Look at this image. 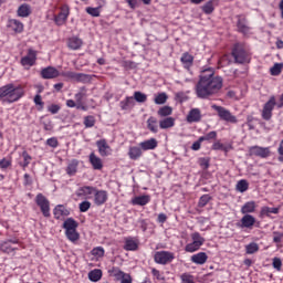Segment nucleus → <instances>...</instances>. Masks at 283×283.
Masks as SVG:
<instances>
[{
  "label": "nucleus",
  "mask_w": 283,
  "mask_h": 283,
  "mask_svg": "<svg viewBox=\"0 0 283 283\" xmlns=\"http://www.w3.org/2000/svg\"><path fill=\"white\" fill-rule=\"evenodd\" d=\"M222 85H224V80L220 75H216V70L213 67H205L201 70L199 80L195 85V94L201 101H209L220 94Z\"/></svg>",
  "instance_id": "obj_1"
},
{
  "label": "nucleus",
  "mask_w": 283,
  "mask_h": 283,
  "mask_svg": "<svg viewBox=\"0 0 283 283\" xmlns=\"http://www.w3.org/2000/svg\"><path fill=\"white\" fill-rule=\"evenodd\" d=\"M25 96V90L23 86L14 84H6L0 87V102L6 103L8 105H12V103H18Z\"/></svg>",
  "instance_id": "obj_2"
},
{
  "label": "nucleus",
  "mask_w": 283,
  "mask_h": 283,
  "mask_svg": "<svg viewBox=\"0 0 283 283\" xmlns=\"http://www.w3.org/2000/svg\"><path fill=\"white\" fill-rule=\"evenodd\" d=\"M231 56L234 59V63L244 65V63H251V55L242 43H235L231 50Z\"/></svg>",
  "instance_id": "obj_3"
},
{
  "label": "nucleus",
  "mask_w": 283,
  "mask_h": 283,
  "mask_svg": "<svg viewBox=\"0 0 283 283\" xmlns=\"http://www.w3.org/2000/svg\"><path fill=\"white\" fill-rule=\"evenodd\" d=\"M190 238L192 242L186 244V253H196V251H200V247H202L206 242L205 238L200 234V232L191 233Z\"/></svg>",
  "instance_id": "obj_4"
},
{
  "label": "nucleus",
  "mask_w": 283,
  "mask_h": 283,
  "mask_svg": "<svg viewBox=\"0 0 283 283\" xmlns=\"http://www.w3.org/2000/svg\"><path fill=\"white\" fill-rule=\"evenodd\" d=\"M176 260V254L171 251H157L154 254V262L156 264H161L163 266H166V264H171Z\"/></svg>",
  "instance_id": "obj_5"
},
{
  "label": "nucleus",
  "mask_w": 283,
  "mask_h": 283,
  "mask_svg": "<svg viewBox=\"0 0 283 283\" xmlns=\"http://www.w3.org/2000/svg\"><path fill=\"white\" fill-rule=\"evenodd\" d=\"M211 107L212 109H214V112H217L221 120H224L226 123H232V125H235V123H238V117L231 114V111L227 109L224 106H218L214 104Z\"/></svg>",
  "instance_id": "obj_6"
},
{
  "label": "nucleus",
  "mask_w": 283,
  "mask_h": 283,
  "mask_svg": "<svg viewBox=\"0 0 283 283\" xmlns=\"http://www.w3.org/2000/svg\"><path fill=\"white\" fill-rule=\"evenodd\" d=\"M35 205H38L44 218H50L52 216L50 213V200L43 193L36 195Z\"/></svg>",
  "instance_id": "obj_7"
},
{
  "label": "nucleus",
  "mask_w": 283,
  "mask_h": 283,
  "mask_svg": "<svg viewBox=\"0 0 283 283\" xmlns=\"http://www.w3.org/2000/svg\"><path fill=\"white\" fill-rule=\"evenodd\" d=\"M275 105H277V102L275 101V96L272 95L261 111L263 120H271V118H273V109H275Z\"/></svg>",
  "instance_id": "obj_8"
},
{
  "label": "nucleus",
  "mask_w": 283,
  "mask_h": 283,
  "mask_svg": "<svg viewBox=\"0 0 283 283\" xmlns=\"http://www.w3.org/2000/svg\"><path fill=\"white\" fill-rule=\"evenodd\" d=\"M70 17V6L62 4L60 7V12L57 15H54V23L57 25H65L67 23V18Z\"/></svg>",
  "instance_id": "obj_9"
},
{
  "label": "nucleus",
  "mask_w": 283,
  "mask_h": 283,
  "mask_svg": "<svg viewBox=\"0 0 283 283\" xmlns=\"http://www.w3.org/2000/svg\"><path fill=\"white\" fill-rule=\"evenodd\" d=\"M21 66L30 70V67L36 65V51L29 49L28 54L20 60Z\"/></svg>",
  "instance_id": "obj_10"
},
{
  "label": "nucleus",
  "mask_w": 283,
  "mask_h": 283,
  "mask_svg": "<svg viewBox=\"0 0 283 283\" xmlns=\"http://www.w3.org/2000/svg\"><path fill=\"white\" fill-rule=\"evenodd\" d=\"M60 76L67 78V81H76V83H85L90 78V75L74 71L62 72Z\"/></svg>",
  "instance_id": "obj_11"
},
{
  "label": "nucleus",
  "mask_w": 283,
  "mask_h": 283,
  "mask_svg": "<svg viewBox=\"0 0 283 283\" xmlns=\"http://www.w3.org/2000/svg\"><path fill=\"white\" fill-rule=\"evenodd\" d=\"M94 191H96V187L94 186H81L76 189L75 196L82 200H90L94 196Z\"/></svg>",
  "instance_id": "obj_12"
},
{
  "label": "nucleus",
  "mask_w": 283,
  "mask_h": 283,
  "mask_svg": "<svg viewBox=\"0 0 283 283\" xmlns=\"http://www.w3.org/2000/svg\"><path fill=\"white\" fill-rule=\"evenodd\" d=\"M40 76L44 81H52L54 78H59V76H61V73L54 66H46L41 70Z\"/></svg>",
  "instance_id": "obj_13"
},
{
  "label": "nucleus",
  "mask_w": 283,
  "mask_h": 283,
  "mask_svg": "<svg viewBox=\"0 0 283 283\" xmlns=\"http://www.w3.org/2000/svg\"><path fill=\"white\" fill-rule=\"evenodd\" d=\"M250 156H256L258 158H269L271 156L270 147L252 146L249 149Z\"/></svg>",
  "instance_id": "obj_14"
},
{
  "label": "nucleus",
  "mask_w": 283,
  "mask_h": 283,
  "mask_svg": "<svg viewBox=\"0 0 283 283\" xmlns=\"http://www.w3.org/2000/svg\"><path fill=\"white\" fill-rule=\"evenodd\" d=\"M93 196V202L94 205H96V207H103V205H105V202L109 200V195L107 193V190H98L95 188Z\"/></svg>",
  "instance_id": "obj_15"
},
{
  "label": "nucleus",
  "mask_w": 283,
  "mask_h": 283,
  "mask_svg": "<svg viewBox=\"0 0 283 283\" xmlns=\"http://www.w3.org/2000/svg\"><path fill=\"white\" fill-rule=\"evenodd\" d=\"M255 217L251 216V214H244L240 222L237 223V227L239 229H253V227H255Z\"/></svg>",
  "instance_id": "obj_16"
},
{
  "label": "nucleus",
  "mask_w": 283,
  "mask_h": 283,
  "mask_svg": "<svg viewBox=\"0 0 283 283\" xmlns=\"http://www.w3.org/2000/svg\"><path fill=\"white\" fill-rule=\"evenodd\" d=\"M98 154L102 157L109 156L112 154V147L107 144V139H99L96 142Z\"/></svg>",
  "instance_id": "obj_17"
},
{
  "label": "nucleus",
  "mask_w": 283,
  "mask_h": 283,
  "mask_svg": "<svg viewBox=\"0 0 283 283\" xmlns=\"http://www.w3.org/2000/svg\"><path fill=\"white\" fill-rule=\"evenodd\" d=\"M187 123H200L202 120V112L200 108H192L189 111L187 117Z\"/></svg>",
  "instance_id": "obj_18"
},
{
  "label": "nucleus",
  "mask_w": 283,
  "mask_h": 283,
  "mask_svg": "<svg viewBox=\"0 0 283 283\" xmlns=\"http://www.w3.org/2000/svg\"><path fill=\"white\" fill-rule=\"evenodd\" d=\"M7 27L10 28V30H12L15 34H21L24 30L23 22L17 19H9Z\"/></svg>",
  "instance_id": "obj_19"
},
{
  "label": "nucleus",
  "mask_w": 283,
  "mask_h": 283,
  "mask_svg": "<svg viewBox=\"0 0 283 283\" xmlns=\"http://www.w3.org/2000/svg\"><path fill=\"white\" fill-rule=\"evenodd\" d=\"M139 147L143 151H151L158 147V140L156 138H149L139 143Z\"/></svg>",
  "instance_id": "obj_20"
},
{
  "label": "nucleus",
  "mask_w": 283,
  "mask_h": 283,
  "mask_svg": "<svg viewBox=\"0 0 283 283\" xmlns=\"http://www.w3.org/2000/svg\"><path fill=\"white\" fill-rule=\"evenodd\" d=\"M149 202H151V197L149 195L137 196L130 201L134 207H145V205H149Z\"/></svg>",
  "instance_id": "obj_21"
},
{
  "label": "nucleus",
  "mask_w": 283,
  "mask_h": 283,
  "mask_svg": "<svg viewBox=\"0 0 283 283\" xmlns=\"http://www.w3.org/2000/svg\"><path fill=\"white\" fill-rule=\"evenodd\" d=\"M207 260H209V255H207L206 252L196 253L190 258V262H192V264H198L199 266L207 264Z\"/></svg>",
  "instance_id": "obj_22"
},
{
  "label": "nucleus",
  "mask_w": 283,
  "mask_h": 283,
  "mask_svg": "<svg viewBox=\"0 0 283 283\" xmlns=\"http://www.w3.org/2000/svg\"><path fill=\"white\" fill-rule=\"evenodd\" d=\"M135 105L136 102H134L133 96H127L125 99L119 102V107L122 112H129L130 109H134Z\"/></svg>",
  "instance_id": "obj_23"
},
{
  "label": "nucleus",
  "mask_w": 283,
  "mask_h": 283,
  "mask_svg": "<svg viewBox=\"0 0 283 283\" xmlns=\"http://www.w3.org/2000/svg\"><path fill=\"white\" fill-rule=\"evenodd\" d=\"M53 216H54L55 220H61V218H65V217L70 216V210H67V208H65V206H63V205H57L53 209Z\"/></svg>",
  "instance_id": "obj_24"
},
{
  "label": "nucleus",
  "mask_w": 283,
  "mask_h": 283,
  "mask_svg": "<svg viewBox=\"0 0 283 283\" xmlns=\"http://www.w3.org/2000/svg\"><path fill=\"white\" fill-rule=\"evenodd\" d=\"M138 239L128 237L125 239L124 250L125 251H138Z\"/></svg>",
  "instance_id": "obj_25"
},
{
  "label": "nucleus",
  "mask_w": 283,
  "mask_h": 283,
  "mask_svg": "<svg viewBox=\"0 0 283 283\" xmlns=\"http://www.w3.org/2000/svg\"><path fill=\"white\" fill-rule=\"evenodd\" d=\"M238 32L241 34H249L251 32V27H249V22L247 18H239L237 22Z\"/></svg>",
  "instance_id": "obj_26"
},
{
  "label": "nucleus",
  "mask_w": 283,
  "mask_h": 283,
  "mask_svg": "<svg viewBox=\"0 0 283 283\" xmlns=\"http://www.w3.org/2000/svg\"><path fill=\"white\" fill-rule=\"evenodd\" d=\"M180 61L185 70L189 71L191 67H193V55H191L189 52L182 53Z\"/></svg>",
  "instance_id": "obj_27"
},
{
  "label": "nucleus",
  "mask_w": 283,
  "mask_h": 283,
  "mask_svg": "<svg viewBox=\"0 0 283 283\" xmlns=\"http://www.w3.org/2000/svg\"><path fill=\"white\" fill-rule=\"evenodd\" d=\"M18 17H21L22 19H28L30 14H32V7L28 3L21 4L17 10Z\"/></svg>",
  "instance_id": "obj_28"
},
{
  "label": "nucleus",
  "mask_w": 283,
  "mask_h": 283,
  "mask_svg": "<svg viewBox=\"0 0 283 283\" xmlns=\"http://www.w3.org/2000/svg\"><path fill=\"white\" fill-rule=\"evenodd\" d=\"M88 160L93 167V169L101 171V169H103V159H101L98 156H96V154L91 153Z\"/></svg>",
  "instance_id": "obj_29"
},
{
  "label": "nucleus",
  "mask_w": 283,
  "mask_h": 283,
  "mask_svg": "<svg viewBox=\"0 0 283 283\" xmlns=\"http://www.w3.org/2000/svg\"><path fill=\"white\" fill-rule=\"evenodd\" d=\"M255 209H258V205L255 203V201H247L241 207V213L243 216H249V213H255Z\"/></svg>",
  "instance_id": "obj_30"
},
{
  "label": "nucleus",
  "mask_w": 283,
  "mask_h": 283,
  "mask_svg": "<svg viewBox=\"0 0 283 283\" xmlns=\"http://www.w3.org/2000/svg\"><path fill=\"white\" fill-rule=\"evenodd\" d=\"M83 46V40L78 36H72L67 40V48L70 50H81Z\"/></svg>",
  "instance_id": "obj_31"
},
{
  "label": "nucleus",
  "mask_w": 283,
  "mask_h": 283,
  "mask_svg": "<svg viewBox=\"0 0 283 283\" xmlns=\"http://www.w3.org/2000/svg\"><path fill=\"white\" fill-rule=\"evenodd\" d=\"M21 158H22V161H19L18 165L23 169V171H25V169H28V167L32 163V156H30L28 150H23L21 154Z\"/></svg>",
  "instance_id": "obj_32"
},
{
  "label": "nucleus",
  "mask_w": 283,
  "mask_h": 283,
  "mask_svg": "<svg viewBox=\"0 0 283 283\" xmlns=\"http://www.w3.org/2000/svg\"><path fill=\"white\" fill-rule=\"evenodd\" d=\"M128 157L130 160H138L143 157V148L140 146H132L128 150Z\"/></svg>",
  "instance_id": "obj_33"
},
{
  "label": "nucleus",
  "mask_w": 283,
  "mask_h": 283,
  "mask_svg": "<svg viewBox=\"0 0 283 283\" xmlns=\"http://www.w3.org/2000/svg\"><path fill=\"white\" fill-rule=\"evenodd\" d=\"M175 125H176V118L174 117H165L159 120L160 129H171V127H175Z\"/></svg>",
  "instance_id": "obj_34"
},
{
  "label": "nucleus",
  "mask_w": 283,
  "mask_h": 283,
  "mask_svg": "<svg viewBox=\"0 0 283 283\" xmlns=\"http://www.w3.org/2000/svg\"><path fill=\"white\" fill-rule=\"evenodd\" d=\"M67 176H76V172L78 171V159H73L69 163L66 169H65Z\"/></svg>",
  "instance_id": "obj_35"
},
{
  "label": "nucleus",
  "mask_w": 283,
  "mask_h": 283,
  "mask_svg": "<svg viewBox=\"0 0 283 283\" xmlns=\"http://www.w3.org/2000/svg\"><path fill=\"white\" fill-rule=\"evenodd\" d=\"M172 114H174V108L171 106H161L157 111V116H159V118H169L171 117Z\"/></svg>",
  "instance_id": "obj_36"
},
{
  "label": "nucleus",
  "mask_w": 283,
  "mask_h": 283,
  "mask_svg": "<svg viewBox=\"0 0 283 283\" xmlns=\"http://www.w3.org/2000/svg\"><path fill=\"white\" fill-rule=\"evenodd\" d=\"M147 129L151 132V134H158V119L154 116H150L147 119Z\"/></svg>",
  "instance_id": "obj_37"
},
{
  "label": "nucleus",
  "mask_w": 283,
  "mask_h": 283,
  "mask_svg": "<svg viewBox=\"0 0 283 283\" xmlns=\"http://www.w3.org/2000/svg\"><path fill=\"white\" fill-rule=\"evenodd\" d=\"M63 229H65V231H74L78 229V222H76V220H74L73 218H67L63 222Z\"/></svg>",
  "instance_id": "obj_38"
},
{
  "label": "nucleus",
  "mask_w": 283,
  "mask_h": 283,
  "mask_svg": "<svg viewBox=\"0 0 283 283\" xmlns=\"http://www.w3.org/2000/svg\"><path fill=\"white\" fill-rule=\"evenodd\" d=\"M216 1L217 0H209L207 3H205L201 9L205 14H213V10H216Z\"/></svg>",
  "instance_id": "obj_39"
},
{
  "label": "nucleus",
  "mask_w": 283,
  "mask_h": 283,
  "mask_svg": "<svg viewBox=\"0 0 283 283\" xmlns=\"http://www.w3.org/2000/svg\"><path fill=\"white\" fill-rule=\"evenodd\" d=\"M200 140H202V143H213V140H218V132L211 130L206 135L200 136Z\"/></svg>",
  "instance_id": "obj_40"
},
{
  "label": "nucleus",
  "mask_w": 283,
  "mask_h": 283,
  "mask_svg": "<svg viewBox=\"0 0 283 283\" xmlns=\"http://www.w3.org/2000/svg\"><path fill=\"white\" fill-rule=\"evenodd\" d=\"M101 277H103V271L102 270L95 269V270H92L88 273V280L91 282H98L101 280Z\"/></svg>",
  "instance_id": "obj_41"
},
{
  "label": "nucleus",
  "mask_w": 283,
  "mask_h": 283,
  "mask_svg": "<svg viewBox=\"0 0 283 283\" xmlns=\"http://www.w3.org/2000/svg\"><path fill=\"white\" fill-rule=\"evenodd\" d=\"M235 190L240 193H244V191H249V181L247 179H241L235 185Z\"/></svg>",
  "instance_id": "obj_42"
},
{
  "label": "nucleus",
  "mask_w": 283,
  "mask_h": 283,
  "mask_svg": "<svg viewBox=\"0 0 283 283\" xmlns=\"http://www.w3.org/2000/svg\"><path fill=\"white\" fill-rule=\"evenodd\" d=\"M258 251H260V245L255 242H251L245 245L247 255H253V253H258Z\"/></svg>",
  "instance_id": "obj_43"
},
{
  "label": "nucleus",
  "mask_w": 283,
  "mask_h": 283,
  "mask_svg": "<svg viewBox=\"0 0 283 283\" xmlns=\"http://www.w3.org/2000/svg\"><path fill=\"white\" fill-rule=\"evenodd\" d=\"M269 213L277 214L280 213V208H270V207H262L260 211V217L264 218V216H269Z\"/></svg>",
  "instance_id": "obj_44"
},
{
  "label": "nucleus",
  "mask_w": 283,
  "mask_h": 283,
  "mask_svg": "<svg viewBox=\"0 0 283 283\" xmlns=\"http://www.w3.org/2000/svg\"><path fill=\"white\" fill-rule=\"evenodd\" d=\"M65 235L70 242H76L81 238L76 230H65Z\"/></svg>",
  "instance_id": "obj_45"
},
{
  "label": "nucleus",
  "mask_w": 283,
  "mask_h": 283,
  "mask_svg": "<svg viewBox=\"0 0 283 283\" xmlns=\"http://www.w3.org/2000/svg\"><path fill=\"white\" fill-rule=\"evenodd\" d=\"M84 127L86 129H90L92 127H94V125H96V117H94L93 115H87L84 117Z\"/></svg>",
  "instance_id": "obj_46"
},
{
  "label": "nucleus",
  "mask_w": 283,
  "mask_h": 283,
  "mask_svg": "<svg viewBox=\"0 0 283 283\" xmlns=\"http://www.w3.org/2000/svg\"><path fill=\"white\" fill-rule=\"evenodd\" d=\"M283 63H275L270 69L271 76H280L282 74Z\"/></svg>",
  "instance_id": "obj_47"
},
{
  "label": "nucleus",
  "mask_w": 283,
  "mask_h": 283,
  "mask_svg": "<svg viewBox=\"0 0 283 283\" xmlns=\"http://www.w3.org/2000/svg\"><path fill=\"white\" fill-rule=\"evenodd\" d=\"M167 93H159L155 96V105H165V103H167Z\"/></svg>",
  "instance_id": "obj_48"
},
{
  "label": "nucleus",
  "mask_w": 283,
  "mask_h": 283,
  "mask_svg": "<svg viewBox=\"0 0 283 283\" xmlns=\"http://www.w3.org/2000/svg\"><path fill=\"white\" fill-rule=\"evenodd\" d=\"M137 103H147V95L140 91H136L133 97Z\"/></svg>",
  "instance_id": "obj_49"
},
{
  "label": "nucleus",
  "mask_w": 283,
  "mask_h": 283,
  "mask_svg": "<svg viewBox=\"0 0 283 283\" xmlns=\"http://www.w3.org/2000/svg\"><path fill=\"white\" fill-rule=\"evenodd\" d=\"M87 93V88H85V86L80 88V92L75 94V102L76 103H83V99L85 98Z\"/></svg>",
  "instance_id": "obj_50"
},
{
  "label": "nucleus",
  "mask_w": 283,
  "mask_h": 283,
  "mask_svg": "<svg viewBox=\"0 0 283 283\" xmlns=\"http://www.w3.org/2000/svg\"><path fill=\"white\" fill-rule=\"evenodd\" d=\"M0 250L2 251V253H12L13 251H15V249L12 248V245L8 241L1 243Z\"/></svg>",
  "instance_id": "obj_51"
},
{
  "label": "nucleus",
  "mask_w": 283,
  "mask_h": 283,
  "mask_svg": "<svg viewBox=\"0 0 283 283\" xmlns=\"http://www.w3.org/2000/svg\"><path fill=\"white\" fill-rule=\"evenodd\" d=\"M92 255H94V258H103L105 255V249H103V247H97L94 248L91 251Z\"/></svg>",
  "instance_id": "obj_52"
},
{
  "label": "nucleus",
  "mask_w": 283,
  "mask_h": 283,
  "mask_svg": "<svg viewBox=\"0 0 283 283\" xmlns=\"http://www.w3.org/2000/svg\"><path fill=\"white\" fill-rule=\"evenodd\" d=\"M92 208V202L85 200L80 203V211L81 213H87L90 209Z\"/></svg>",
  "instance_id": "obj_53"
},
{
  "label": "nucleus",
  "mask_w": 283,
  "mask_h": 283,
  "mask_svg": "<svg viewBox=\"0 0 283 283\" xmlns=\"http://www.w3.org/2000/svg\"><path fill=\"white\" fill-rule=\"evenodd\" d=\"M211 200V196L209 195H203L200 197L199 202H198V207H207V205H209V201Z\"/></svg>",
  "instance_id": "obj_54"
},
{
  "label": "nucleus",
  "mask_w": 283,
  "mask_h": 283,
  "mask_svg": "<svg viewBox=\"0 0 283 283\" xmlns=\"http://www.w3.org/2000/svg\"><path fill=\"white\" fill-rule=\"evenodd\" d=\"M87 14L91 17H101V8L88 7L86 8Z\"/></svg>",
  "instance_id": "obj_55"
},
{
  "label": "nucleus",
  "mask_w": 283,
  "mask_h": 283,
  "mask_svg": "<svg viewBox=\"0 0 283 283\" xmlns=\"http://www.w3.org/2000/svg\"><path fill=\"white\" fill-rule=\"evenodd\" d=\"M181 283H196L193 275L189 273H184L180 275Z\"/></svg>",
  "instance_id": "obj_56"
},
{
  "label": "nucleus",
  "mask_w": 283,
  "mask_h": 283,
  "mask_svg": "<svg viewBox=\"0 0 283 283\" xmlns=\"http://www.w3.org/2000/svg\"><path fill=\"white\" fill-rule=\"evenodd\" d=\"M9 167H12V160L7 158L0 159V169H2V171H6Z\"/></svg>",
  "instance_id": "obj_57"
},
{
  "label": "nucleus",
  "mask_w": 283,
  "mask_h": 283,
  "mask_svg": "<svg viewBox=\"0 0 283 283\" xmlns=\"http://www.w3.org/2000/svg\"><path fill=\"white\" fill-rule=\"evenodd\" d=\"M111 273H113L114 277H117V280L125 277V272L120 271L118 268H113Z\"/></svg>",
  "instance_id": "obj_58"
},
{
  "label": "nucleus",
  "mask_w": 283,
  "mask_h": 283,
  "mask_svg": "<svg viewBox=\"0 0 283 283\" xmlns=\"http://www.w3.org/2000/svg\"><path fill=\"white\" fill-rule=\"evenodd\" d=\"M46 145L53 149H56V147H59V139L56 137H51L46 139Z\"/></svg>",
  "instance_id": "obj_59"
},
{
  "label": "nucleus",
  "mask_w": 283,
  "mask_h": 283,
  "mask_svg": "<svg viewBox=\"0 0 283 283\" xmlns=\"http://www.w3.org/2000/svg\"><path fill=\"white\" fill-rule=\"evenodd\" d=\"M273 269L276 271H282V259L281 258H274L272 263Z\"/></svg>",
  "instance_id": "obj_60"
},
{
  "label": "nucleus",
  "mask_w": 283,
  "mask_h": 283,
  "mask_svg": "<svg viewBox=\"0 0 283 283\" xmlns=\"http://www.w3.org/2000/svg\"><path fill=\"white\" fill-rule=\"evenodd\" d=\"M48 112L51 114H59V112H61V106H59V104H52L48 107Z\"/></svg>",
  "instance_id": "obj_61"
},
{
  "label": "nucleus",
  "mask_w": 283,
  "mask_h": 283,
  "mask_svg": "<svg viewBox=\"0 0 283 283\" xmlns=\"http://www.w3.org/2000/svg\"><path fill=\"white\" fill-rule=\"evenodd\" d=\"M212 149L214 151H220V150L224 149V144L220 143V140H217L212 144Z\"/></svg>",
  "instance_id": "obj_62"
},
{
  "label": "nucleus",
  "mask_w": 283,
  "mask_h": 283,
  "mask_svg": "<svg viewBox=\"0 0 283 283\" xmlns=\"http://www.w3.org/2000/svg\"><path fill=\"white\" fill-rule=\"evenodd\" d=\"M199 165L202 169H209V159L208 158H200Z\"/></svg>",
  "instance_id": "obj_63"
},
{
  "label": "nucleus",
  "mask_w": 283,
  "mask_h": 283,
  "mask_svg": "<svg viewBox=\"0 0 283 283\" xmlns=\"http://www.w3.org/2000/svg\"><path fill=\"white\" fill-rule=\"evenodd\" d=\"M200 147H202V140H200V137L197 142H195L191 146L192 151H199Z\"/></svg>",
  "instance_id": "obj_64"
}]
</instances>
